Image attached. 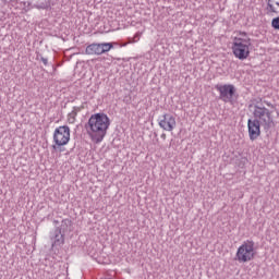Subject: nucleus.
Wrapping results in <instances>:
<instances>
[{"instance_id":"1","label":"nucleus","mask_w":279,"mask_h":279,"mask_svg":"<svg viewBox=\"0 0 279 279\" xmlns=\"http://www.w3.org/2000/svg\"><path fill=\"white\" fill-rule=\"evenodd\" d=\"M110 117L104 112L94 113L89 117L85 130L92 143H102L110 130Z\"/></svg>"},{"instance_id":"2","label":"nucleus","mask_w":279,"mask_h":279,"mask_svg":"<svg viewBox=\"0 0 279 279\" xmlns=\"http://www.w3.org/2000/svg\"><path fill=\"white\" fill-rule=\"evenodd\" d=\"M232 53L238 60H247L252 53V38L245 32H240L233 38Z\"/></svg>"},{"instance_id":"3","label":"nucleus","mask_w":279,"mask_h":279,"mask_svg":"<svg viewBox=\"0 0 279 279\" xmlns=\"http://www.w3.org/2000/svg\"><path fill=\"white\" fill-rule=\"evenodd\" d=\"M250 112H252L254 120L260 123L262 128L269 130L274 125V117L271 111L265 107L263 101L253 102L248 106Z\"/></svg>"},{"instance_id":"4","label":"nucleus","mask_w":279,"mask_h":279,"mask_svg":"<svg viewBox=\"0 0 279 279\" xmlns=\"http://www.w3.org/2000/svg\"><path fill=\"white\" fill-rule=\"evenodd\" d=\"M256 258V244L252 240L244 241L236 250L235 260L241 264L252 263Z\"/></svg>"},{"instance_id":"5","label":"nucleus","mask_w":279,"mask_h":279,"mask_svg":"<svg viewBox=\"0 0 279 279\" xmlns=\"http://www.w3.org/2000/svg\"><path fill=\"white\" fill-rule=\"evenodd\" d=\"M71 141V129L66 125L59 126L53 132V143L57 147H64Z\"/></svg>"},{"instance_id":"6","label":"nucleus","mask_w":279,"mask_h":279,"mask_svg":"<svg viewBox=\"0 0 279 279\" xmlns=\"http://www.w3.org/2000/svg\"><path fill=\"white\" fill-rule=\"evenodd\" d=\"M158 125L165 132H173L178 125V122L175 121V116L171 113H165L159 118Z\"/></svg>"},{"instance_id":"7","label":"nucleus","mask_w":279,"mask_h":279,"mask_svg":"<svg viewBox=\"0 0 279 279\" xmlns=\"http://www.w3.org/2000/svg\"><path fill=\"white\" fill-rule=\"evenodd\" d=\"M216 90L220 93V99L225 101V104H232V98L234 97V93H236L234 85H217Z\"/></svg>"},{"instance_id":"8","label":"nucleus","mask_w":279,"mask_h":279,"mask_svg":"<svg viewBox=\"0 0 279 279\" xmlns=\"http://www.w3.org/2000/svg\"><path fill=\"white\" fill-rule=\"evenodd\" d=\"M260 122L256 121V120H252L248 119L247 120V130H248V137L250 141L254 142V141H258V138L260 137Z\"/></svg>"},{"instance_id":"9","label":"nucleus","mask_w":279,"mask_h":279,"mask_svg":"<svg viewBox=\"0 0 279 279\" xmlns=\"http://www.w3.org/2000/svg\"><path fill=\"white\" fill-rule=\"evenodd\" d=\"M85 53L87 56H101V44H92L87 46Z\"/></svg>"},{"instance_id":"10","label":"nucleus","mask_w":279,"mask_h":279,"mask_svg":"<svg viewBox=\"0 0 279 279\" xmlns=\"http://www.w3.org/2000/svg\"><path fill=\"white\" fill-rule=\"evenodd\" d=\"M267 12L269 14H279V0H268Z\"/></svg>"},{"instance_id":"11","label":"nucleus","mask_w":279,"mask_h":279,"mask_svg":"<svg viewBox=\"0 0 279 279\" xmlns=\"http://www.w3.org/2000/svg\"><path fill=\"white\" fill-rule=\"evenodd\" d=\"M114 44L113 43H102L100 44V51L101 54L104 53H108V51H110L111 49H113Z\"/></svg>"},{"instance_id":"12","label":"nucleus","mask_w":279,"mask_h":279,"mask_svg":"<svg viewBox=\"0 0 279 279\" xmlns=\"http://www.w3.org/2000/svg\"><path fill=\"white\" fill-rule=\"evenodd\" d=\"M76 120H77V112L72 111L68 114V123H70V125H73V123H75Z\"/></svg>"},{"instance_id":"13","label":"nucleus","mask_w":279,"mask_h":279,"mask_svg":"<svg viewBox=\"0 0 279 279\" xmlns=\"http://www.w3.org/2000/svg\"><path fill=\"white\" fill-rule=\"evenodd\" d=\"M274 29H279V17H275L271 22Z\"/></svg>"},{"instance_id":"14","label":"nucleus","mask_w":279,"mask_h":279,"mask_svg":"<svg viewBox=\"0 0 279 279\" xmlns=\"http://www.w3.org/2000/svg\"><path fill=\"white\" fill-rule=\"evenodd\" d=\"M161 138L165 141V138H167V134H161Z\"/></svg>"},{"instance_id":"15","label":"nucleus","mask_w":279,"mask_h":279,"mask_svg":"<svg viewBox=\"0 0 279 279\" xmlns=\"http://www.w3.org/2000/svg\"><path fill=\"white\" fill-rule=\"evenodd\" d=\"M266 105H267V106H270V107H272V106H274V105H271V102H266Z\"/></svg>"}]
</instances>
